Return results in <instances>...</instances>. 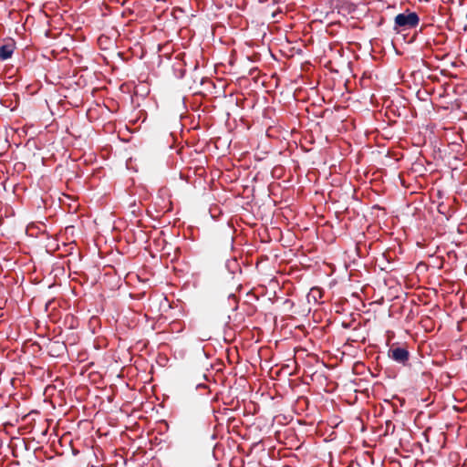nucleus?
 <instances>
[{
  "instance_id": "f257e3e1",
  "label": "nucleus",
  "mask_w": 467,
  "mask_h": 467,
  "mask_svg": "<svg viewBox=\"0 0 467 467\" xmlns=\"http://www.w3.org/2000/svg\"><path fill=\"white\" fill-rule=\"evenodd\" d=\"M420 23V17L415 12L407 10L405 13L397 15L394 18L393 30L400 32L403 30L415 28Z\"/></svg>"
},
{
  "instance_id": "f03ea898",
  "label": "nucleus",
  "mask_w": 467,
  "mask_h": 467,
  "mask_svg": "<svg viewBox=\"0 0 467 467\" xmlns=\"http://www.w3.org/2000/svg\"><path fill=\"white\" fill-rule=\"evenodd\" d=\"M389 357L400 364L406 365L410 359V352L403 347H392L389 349Z\"/></svg>"
},
{
  "instance_id": "7ed1b4c3",
  "label": "nucleus",
  "mask_w": 467,
  "mask_h": 467,
  "mask_svg": "<svg viewBox=\"0 0 467 467\" xmlns=\"http://www.w3.org/2000/svg\"><path fill=\"white\" fill-rule=\"evenodd\" d=\"M15 44L7 43L0 47V60L5 61L10 58L15 51Z\"/></svg>"
}]
</instances>
